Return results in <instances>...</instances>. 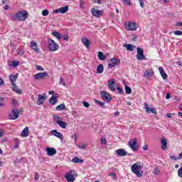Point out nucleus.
I'll return each instance as SVG.
<instances>
[{"mask_svg": "<svg viewBox=\"0 0 182 182\" xmlns=\"http://www.w3.org/2000/svg\"><path fill=\"white\" fill-rule=\"evenodd\" d=\"M141 168H143V165H141V162L140 161H136L131 166L132 173L139 178L143 177V171H141Z\"/></svg>", "mask_w": 182, "mask_h": 182, "instance_id": "1", "label": "nucleus"}, {"mask_svg": "<svg viewBox=\"0 0 182 182\" xmlns=\"http://www.w3.org/2000/svg\"><path fill=\"white\" fill-rule=\"evenodd\" d=\"M11 18L12 21H26V19H28V11L25 10L18 11L16 14H12Z\"/></svg>", "mask_w": 182, "mask_h": 182, "instance_id": "2", "label": "nucleus"}, {"mask_svg": "<svg viewBox=\"0 0 182 182\" xmlns=\"http://www.w3.org/2000/svg\"><path fill=\"white\" fill-rule=\"evenodd\" d=\"M48 48L50 52H56V50H59V45L51 38L48 39Z\"/></svg>", "mask_w": 182, "mask_h": 182, "instance_id": "3", "label": "nucleus"}, {"mask_svg": "<svg viewBox=\"0 0 182 182\" xmlns=\"http://www.w3.org/2000/svg\"><path fill=\"white\" fill-rule=\"evenodd\" d=\"M100 96L102 100H104V102H106V103H110V102L113 100V98H112V96H110V94H109L106 91L100 92Z\"/></svg>", "mask_w": 182, "mask_h": 182, "instance_id": "4", "label": "nucleus"}, {"mask_svg": "<svg viewBox=\"0 0 182 182\" xmlns=\"http://www.w3.org/2000/svg\"><path fill=\"white\" fill-rule=\"evenodd\" d=\"M19 113H21V110L14 107L13 108L11 113L9 114V117L11 120H16V119L19 117Z\"/></svg>", "mask_w": 182, "mask_h": 182, "instance_id": "5", "label": "nucleus"}, {"mask_svg": "<svg viewBox=\"0 0 182 182\" xmlns=\"http://www.w3.org/2000/svg\"><path fill=\"white\" fill-rule=\"evenodd\" d=\"M136 59H138V60H143L146 59V55H144V49L140 47L136 48Z\"/></svg>", "mask_w": 182, "mask_h": 182, "instance_id": "6", "label": "nucleus"}, {"mask_svg": "<svg viewBox=\"0 0 182 182\" xmlns=\"http://www.w3.org/2000/svg\"><path fill=\"white\" fill-rule=\"evenodd\" d=\"M128 144H129V147H130V149L133 150V151H137V150H139V147H137L136 146L137 144L136 139H133L129 140Z\"/></svg>", "mask_w": 182, "mask_h": 182, "instance_id": "7", "label": "nucleus"}, {"mask_svg": "<svg viewBox=\"0 0 182 182\" xmlns=\"http://www.w3.org/2000/svg\"><path fill=\"white\" fill-rule=\"evenodd\" d=\"M120 63V60L117 58H112L110 59L109 62L108 63V68L112 69L114 68V66H117Z\"/></svg>", "mask_w": 182, "mask_h": 182, "instance_id": "8", "label": "nucleus"}, {"mask_svg": "<svg viewBox=\"0 0 182 182\" xmlns=\"http://www.w3.org/2000/svg\"><path fill=\"white\" fill-rule=\"evenodd\" d=\"M67 181L73 182L75 181V171H71L68 173V174L65 176Z\"/></svg>", "mask_w": 182, "mask_h": 182, "instance_id": "9", "label": "nucleus"}, {"mask_svg": "<svg viewBox=\"0 0 182 182\" xmlns=\"http://www.w3.org/2000/svg\"><path fill=\"white\" fill-rule=\"evenodd\" d=\"M91 14L93 16H95L96 18H100V16L103 15V11L100 10H96V9L92 8L91 9Z\"/></svg>", "mask_w": 182, "mask_h": 182, "instance_id": "10", "label": "nucleus"}, {"mask_svg": "<svg viewBox=\"0 0 182 182\" xmlns=\"http://www.w3.org/2000/svg\"><path fill=\"white\" fill-rule=\"evenodd\" d=\"M51 136H55V137H58L60 140H63V134L62 133L58 132L56 129H53L50 131Z\"/></svg>", "mask_w": 182, "mask_h": 182, "instance_id": "11", "label": "nucleus"}, {"mask_svg": "<svg viewBox=\"0 0 182 182\" xmlns=\"http://www.w3.org/2000/svg\"><path fill=\"white\" fill-rule=\"evenodd\" d=\"M144 109L146 113H153V114H157V111H156V109L154 107H149L147 103L144 104Z\"/></svg>", "mask_w": 182, "mask_h": 182, "instance_id": "12", "label": "nucleus"}, {"mask_svg": "<svg viewBox=\"0 0 182 182\" xmlns=\"http://www.w3.org/2000/svg\"><path fill=\"white\" fill-rule=\"evenodd\" d=\"M69 11V6H65L64 7H60V9L54 10V14H66Z\"/></svg>", "mask_w": 182, "mask_h": 182, "instance_id": "13", "label": "nucleus"}, {"mask_svg": "<svg viewBox=\"0 0 182 182\" xmlns=\"http://www.w3.org/2000/svg\"><path fill=\"white\" fill-rule=\"evenodd\" d=\"M46 76H48L47 72L39 73L34 75V79L36 80H41V79H43V77H46Z\"/></svg>", "mask_w": 182, "mask_h": 182, "instance_id": "14", "label": "nucleus"}, {"mask_svg": "<svg viewBox=\"0 0 182 182\" xmlns=\"http://www.w3.org/2000/svg\"><path fill=\"white\" fill-rule=\"evenodd\" d=\"M126 25L127 31H134L137 29V24L136 23L131 22Z\"/></svg>", "mask_w": 182, "mask_h": 182, "instance_id": "15", "label": "nucleus"}, {"mask_svg": "<svg viewBox=\"0 0 182 182\" xmlns=\"http://www.w3.org/2000/svg\"><path fill=\"white\" fill-rule=\"evenodd\" d=\"M107 85L109 89H110L112 92L116 91V82H114V80H108Z\"/></svg>", "mask_w": 182, "mask_h": 182, "instance_id": "16", "label": "nucleus"}, {"mask_svg": "<svg viewBox=\"0 0 182 182\" xmlns=\"http://www.w3.org/2000/svg\"><path fill=\"white\" fill-rule=\"evenodd\" d=\"M154 75V72H153V70L149 69L146 70V71L144 73V77L146 79H150L151 76Z\"/></svg>", "mask_w": 182, "mask_h": 182, "instance_id": "17", "label": "nucleus"}, {"mask_svg": "<svg viewBox=\"0 0 182 182\" xmlns=\"http://www.w3.org/2000/svg\"><path fill=\"white\" fill-rule=\"evenodd\" d=\"M46 151H47L48 156H55V154H56L57 153L56 149L52 148V147L46 148Z\"/></svg>", "mask_w": 182, "mask_h": 182, "instance_id": "18", "label": "nucleus"}, {"mask_svg": "<svg viewBox=\"0 0 182 182\" xmlns=\"http://www.w3.org/2000/svg\"><path fill=\"white\" fill-rule=\"evenodd\" d=\"M117 154L119 157H124V156H127V151L124 149H119L117 150Z\"/></svg>", "mask_w": 182, "mask_h": 182, "instance_id": "19", "label": "nucleus"}, {"mask_svg": "<svg viewBox=\"0 0 182 182\" xmlns=\"http://www.w3.org/2000/svg\"><path fill=\"white\" fill-rule=\"evenodd\" d=\"M45 100H46V95H38L37 105H38V106H40V105H43Z\"/></svg>", "mask_w": 182, "mask_h": 182, "instance_id": "20", "label": "nucleus"}, {"mask_svg": "<svg viewBox=\"0 0 182 182\" xmlns=\"http://www.w3.org/2000/svg\"><path fill=\"white\" fill-rule=\"evenodd\" d=\"M30 48L33 49V51L38 53L39 48H38V43L35 41H31L30 43Z\"/></svg>", "mask_w": 182, "mask_h": 182, "instance_id": "21", "label": "nucleus"}, {"mask_svg": "<svg viewBox=\"0 0 182 182\" xmlns=\"http://www.w3.org/2000/svg\"><path fill=\"white\" fill-rule=\"evenodd\" d=\"M159 70L164 80H167V74H166V72H164V68H163V67H159Z\"/></svg>", "mask_w": 182, "mask_h": 182, "instance_id": "22", "label": "nucleus"}, {"mask_svg": "<svg viewBox=\"0 0 182 182\" xmlns=\"http://www.w3.org/2000/svg\"><path fill=\"white\" fill-rule=\"evenodd\" d=\"M81 42L83 45L85 46L87 49H89L90 48V41H89V39L83 38H82Z\"/></svg>", "mask_w": 182, "mask_h": 182, "instance_id": "23", "label": "nucleus"}, {"mask_svg": "<svg viewBox=\"0 0 182 182\" xmlns=\"http://www.w3.org/2000/svg\"><path fill=\"white\" fill-rule=\"evenodd\" d=\"M29 136V128L26 127L25 129L21 132L22 137H28Z\"/></svg>", "mask_w": 182, "mask_h": 182, "instance_id": "24", "label": "nucleus"}, {"mask_svg": "<svg viewBox=\"0 0 182 182\" xmlns=\"http://www.w3.org/2000/svg\"><path fill=\"white\" fill-rule=\"evenodd\" d=\"M162 150H167V139L163 138L161 141Z\"/></svg>", "mask_w": 182, "mask_h": 182, "instance_id": "25", "label": "nucleus"}, {"mask_svg": "<svg viewBox=\"0 0 182 182\" xmlns=\"http://www.w3.org/2000/svg\"><path fill=\"white\" fill-rule=\"evenodd\" d=\"M16 79H18V76L17 75H11L9 76V80L11 82L12 85H16L15 82H16Z\"/></svg>", "mask_w": 182, "mask_h": 182, "instance_id": "26", "label": "nucleus"}, {"mask_svg": "<svg viewBox=\"0 0 182 182\" xmlns=\"http://www.w3.org/2000/svg\"><path fill=\"white\" fill-rule=\"evenodd\" d=\"M124 46L127 48V50H130V52H133L136 49V46L132 44H125Z\"/></svg>", "mask_w": 182, "mask_h": 182, "instance_id": "27", "label": "nucleus"}, {"mask_svg": "<svg viewBox=\"0 0 182 182\" xmlns=\"http://www.w3.org/2000/svg\"><path fill=\"white\" fill-rule=\"evenodd\" d=\"M107 56L103 55V52L99 51L98 52V59L99 60H106Z\"/></svg>", "mask_w": 182, "mask_h": 182, "instance_id": "28", "label": "nucleus"}, {"mask_svg": "<svg viewBox=\"0 0 182 182\" xmlns=\"http://www.w3.org/2000/svg\"><path fill=\"white\" fill-rule=\"evenodd\" d=\"M13 91L16 92V93H18V95H22V90L19 89L16 84H14Z\"/></svg>", "mask_w": 182, "mask_h": 182, "instance_id": "29", "label": "nucleus"}, {"mask_svg": "<svg viewBox=\"0 0 182 182\" xmlns=\"http://www.w3.org/2000/svg\"><path fill=\"white\" fill-rule=\"evenodd\" d=\"M57 124L60 126L62 129H66V126H68V124L63 121H58Z\"/></svg>", "mask_w": 182, "mask_h": 182, "instance_id": "30", "label": "nucleus"}, {"mask_svg": "<svg viewBox=\"0 0 182 182\" xmlns=\"http://www.w3.org/2000/svg\"><path fill=\"white\" fill-rule=\"evenodd\" d=\"M103 70H105V67L103 66V64H100L97 67V73H103Z\"/></svg>", "mask_w": 182, "mask_h": 182, "instance_id": "31", "label": "nucleus"}, {"mask_svg": "<svg viewBox=\"0 0 182 182\" xmlns=\"http://www.w3.org/2000/svg\"><path fill=\"white\" fill-rule=\"evenodd\" d=\"M57 97L56 96H52L50 99H49V103L50 105H56V102H58L56 100Z\"/></svg>", "mask_w": 182, "mask_h": 182, "instance_id": "32", "label": "nucleus"}, {"mask_svg": "<svg viewBox=\"0 0 182 182\" xmlns=\"http://www.w3.org/2000/svg\"><path fill=\"white\" fill-rule=\"evenodd\" d=\"M52 35L53 36H55V38H57V39H59V40L62 39V35H60V33H59V32L58 31H53L52 33Z\"/></svg>", "mask_w": 182, "mask_h": 182, "instance_id": "33", "label": "nucleus"}, {"mask_svg": "<svg viewBox=\"0 0 182 182\" xmlns=\"http://www.w3.org/2000/svg\"><path fill=\"white\" fill-rule=\"evenodd\" d=\"M72 161H73V163H76V164H79L80 163V164H82L83 163V160H82V159H79L77 157L73 158L72 159Z\"/></svg>", "mask_w": 182, "mask_h": 182, "instance_id": "34", "label": "nucleus"}, {"mask_svg": "<svg viewBox=\"0 0 182 182\" xmlns=\"http://www.w3.org/2000/svg\"><path fill=\"white\" fill-rule=\"evenodd\" d=\"M66 108V106L65 105V104H60V105L57 106L55 107L56 110H64V109Z\"/></svg>", "mask_w": 182, "mask_h": 182, "instance_id": "35", "label": "nucleus"}, {"mask_svg": "<svg viewBox=\"0 0 182 182\" xmlns=\"http://www.w3.org/2000/svg\"><path fill=\"white\" fill-rule=\"evenodd\" d=\"M108 176H109V177H112V180H117V176L116 175V173L109 172Z\"/></svg>", "mask_w": 182, "mask_h": 182, "instance_id": "36", "label": "nucleus"}, {"mask_svg": "<svg viewBox=\"0 0 182 182\" xmlns=\"http://www.w3.org/2000/svg\"><path fill=\"white\" fill-rule=\"evenodd\" d=\"M125 93H127V95H131L132 93V88L128 85H125Z\"/></svg>", "mask_w": 182, "mask_h": 182, "instance_id": "37", "label": "nucleus"}, {"mask_svg": "<svg viewBox=\"0 0 182 182\" xmlns=\"http://www.w3.org/2000/svg\"><path fill=\"white\" fill-rule=\"evenodd\" d=\"M11 105H13V106H14V107H16V106H18V105H19V102H18V100H16L15 99H12Z\"/></svg>", "mask_w": 182, "mask_h": 182, "instance_id": "38", "label": "nucleus"}, {"mask_svg": "<svg viewBox=\"0 0 182 182\" xmlns=\"http://www.w3.org/2000/svg\"><path fill=\"white\" fill-rule=\"evenodd\" d=\"M19 65V61H12L11 66L16 68Z\"/></svg>", "mask_w": 182, "mask_h": 182, "instance_id": "39", "label": "nucleus"}, {"mask_svg": "<svg viewBox=\"0 0 182 182\" xmlns=\"http://www.w3.org/2000/svg\"><path fill=\"white\" fill-rule=\"evenodd\" d=\"M124 4L128 5V6H132V5H133L131 0H124Z\"/></svg>", "mask_w": 182, "mask_h": 182, "instance_id": "40", "label": "nucleus"}, {"mask_svg": "<svg viewBox=\"0 0 182 182\" xmlns=\"http://www.w3.org/2000/svg\"><path fill=\"white\" fill-rule=\"evenodd\" d=\"M54 122L58 124V122H60V118L59 117V115H54L53 116Z\"/></svg>", "mask_w": 182, "mask_h": 182, "instance_id": "41", "label": "nucleus"}, {"mask_svg": "<svg viewBox=\"0 0 182 182\" xmlns=\"http://www.w3.org/2000/svg\"><path fill=\"white\" fill-rule=\"evenodd\" d=\"M117 90L118 93H119V95H124V91L120 87H117Z\"/></svg>", "mask_w": 182, "mask_h": 182, "instance_id": "42", "label": "nucleus"}, {"mask_svg": "<svg viewBox=\"0 0 182 182\" xmlns=\"http://www.w3.org/2000/svg\"><path fill=\"white\" fill-rule=\"evenodd\" d=\"M42 15L43 16H48L49 15V11L45 9L42 11Z\"/></svg>", "mask_w": 182, "mask_h": 182, "instance_id": "43", "label": "nucleus"}, {"mask_svg": "<svg viewBox=\"0 0 182 182\" xmlns=\"http://www.w3.org/2000/svg\"><path fill=\"white\" fill-rule=\"evenodd\" d=\"M173 33H174V35H176L177 36H181L182 31H174Z\"/></svg>", "mask_w": 182, "mask_h": 182, "instance_id": "44", "label": "nucleus"}, {"mask_svg": "<svg viewBox=\"0 0 182 182\" xmlns=\"http://www.w3.org/2000/svg\"><path fill=\"white\" fill-rule=\"evenodd\" d=\"M95 103H96L97 105H100V106H105V102H100L97 100H95Z\"/></svg>", "mask_w": 182, "mask_h": 182, "instance_id": "45", "label": "nucleus"}, {"mask_svg": "<svg viewBox=\"0 0 182 182\" xmlns=\"http://www.w3.org/2000/svg\"><path fill=\"white\" fill-rule=\"evenodd\" d=\"M18 54L19 56H23L25 51L23 50H17Z\"/></svg>", "mask_w": 182, "mask_h": 182, "instance_id": "46", "label": "nucleus"}, {"mask_svg": "<svg viewBox=\"0 0 182 182\" xmlns=\"http://www.w3.org/2000/svg\"><path fill=\"white\" fill-rule=\"evenodd\" d=\"M82 105L84 107H90V104H89L87 102H83Z\"/></svg>", "mask_w": 182, "mask_h": 182, "instance_id": "47", "label": "nucleus"}, {"mask_svg": "<svg viewBox=\"0 0 182 182\" xmlns=\"http://www.w3.org/2000/svg\"><path fill=\"white\" fill-rule=\"evenodd\" d=\"M178 176L182 177V166L178 170Z\"/></svg>", "mask_w": 182, "mask_h": 182, "instance_id": "48", "label": "nucleus"}, {"mask_svg": "<svg viewBox=\"0 0 182 182\" xmlns=\"http://www.w3.org/2000/svg\"><path fill=\"white\" fill-rule=\"evenodd\" d=\"M154 174H156V176H158V174L160 173V171L159 170V168H155L154 170Z\"/></svg>", "mask_w": 182, "mask_h": 182, "instance_id": "49", "label": "nucleus"}, {"mask_svg": "<svg viewBox=\"0 0 182 182\" xmlns=\"http://www.w3.org/2000/svg\"><path fill=\"white\" fill-rule=\"evenodd\" d=\"M36 69H37V70H41V71L45 70V68H42V66H41V65H36Z\"/></svg>", "mask_w": 182, "mask_h": 182, "instance_id": "50", "label": "nucleus"}, {"mask_svg": "<svg viewBox=\"0 0 182 182\" xmlns=\"http://www.w3.org/2000/svg\"><path fill=\"white\" fill-rule=\"evenodd\" d=\"M60 83L65 86L66 84L65 83V80L62 77H60Z\"/></svg>", "mask_w": 182, "mask_h": 182, "instance_id": "51", "label": "nucleus"}, {"mask_svg": "<svg viewBox=\"0 0 182 182\" xmlns=\"http://www.w3.org/2000/svg\"><path fill=\"white\" fill-rule=\"evenodd\" d=\"M34 180H36V181H38V180H39V175L38 174V173H35Z\"/></svg>", "mask_w": 182, "mask_h": 182, "instance_id": "52", "label": "nucleus"}, {"mask_svg": "<svg viewBox=\"0 0 182 182\" xmlns=\"http://www.w3.org/2000/svg\"><path fill=\"white\" fill-rule=\"evenodd\" d=\"M106 143H107V141H106V138H102L101 139V144H106Z\"/></svg>", "mask_w": 182, "mask_h": 182, "instance_id": "53", "label": "nucleus"}, {"mask_svg": "<svg viewBox=\"0 0 182 182\" xmlns=\"http://www.w3.org/2000/svg\"><path fill=\"white\" fill-rule=\"evenodd\" d=\"M170 159L171 160H173L174 161H176V160H178V158H177L176 156H173V155L170 156Z\"/></svg>", "mask_w": 182, "mask_h": 182, "instance_id": "54", "label": "nucleus"}, {"mask_svg": "<svg viewBox=\"0 0 182 182\" xmlns=\"http://www.w3.org/2000/svg\"><path fill=\"white\" fill-rule=\"evenodd\" d=\"M139 2L142 8H144V1L143 0H139Z\"/></svg>", "mask_w": 182, "mask_h": 182, "instance_id": "55", "label": "nucleus"}, {"mask_svg": "<svg viewBox=\"0 0 182 182\" xmlns=\"http://www.w3.org/2000/svg\"><path fill=\"white\" fill-rule=\"evenodd\" d=\"M173 115H174V114H170V113L166 114V117L168 119H171V117H173Z\"/></svg>", "mask_w": 182, "mask_h": 182, "instance_id": "56", "label": "nucleus"}, {"mask_svg": "<svg viewBox=\"0 0 182 182\" xmlns=\"http://www.w3.org/2000/svg\"><path fill=\"white\" fill-rule=\"evenodd\" d=\"M18 147H19V141H17L14 145V149H18Z\"/></svg>", "mask_w": 182, "mask_h": 182, "instance_id": "57", "label": "nucleus"}, {"mask_svg": "<svg viewBox=\"0 0 182 182\" xmlns=\"http://www.w3.org/2000/svg\"><path fill=\"white\" fill-rule=\"evenodd\" d=\"M5 85V82H4V80L0 78V86H4Z\"/></svg>", "mask_w": 182, "mask_h": 182, "instance_id": "58", "label": "nucleus"}, {"mask_svg": "<svg viewBox=\"0 0 182 182\" xmlns=\"http://www.w3.org/2000/svg\"><path fill=\"white\" fill-rule=\"evenodd\" d=\"M142 149H143V150H144V151H147V150H149V146L144 145Z\"/></svg>", "mask_w": 182, "mask_h": 182, "instance_id": "59", "label": "nucleus"}, {"mask_svg": "<svg viewBox=\"0 0 182 182\" xmlns=\"http://www.w3.org/2000/svg\"><path fill=\"white\" fill-rule=\"evenodd\" d=\"M80 7L85 8V3L83 1H80Z\"/></svg>", "mask_w": 182, "mask_h": 182, "instance_id": "60", "label": "nucleus"}, {"mask_svg": "<svg viewBox=\"0 0 182 182\" xmlns=\"http://www.w3.org/2000/svg\"><path fill=\"white\" fill-rule=\"evenodd\" d=\"M4 136V129H0V137H2Z\"/></svg>", "mask_w": 182, "mask_h": 182, "instance_id": "61", "label": "nucleus"}, {"mask_svg": "<svg viewBox=\"0 0 182 182\" xmlns=\"http://www.w3.org/2000/svg\"><path fill=\"white\" fill-rule=\"evenodd\" d=\"M181 159H182V152L178 154V160H181Z\"/></svg>", "mask_w": 182, "mask_h": 182, "instance_id": "62", "label": "nucleus"}, {"mask_svg": "<svg viewBox=\"0 0 182 182\" xmlns=\"http://www.w3.org/2000/svg\"><path fill=\"white\" fill-rule=\"evenodd\" d=\"M170 97H171V95H170V93H168L166 96V99L168 100Z\"/></svg>", "mask_w": 182, "mask_h": 182, "instance_id": "63", "label": "nucleus"}, {"mask_svg": "<svg viewBox=\"0 0 182 182\" xmlns=\"http://www.w3.org/2000/svg\"><path fill=\"white\" fill-rule=\"evenodd\" d=\"M176 26H182V23L181 22H178L177 23H176Z\"/></svg>", "mask_w": 182, "mask_h": 182, "instance_id": "64", "label": "nucleus"}]
</instances>
